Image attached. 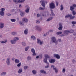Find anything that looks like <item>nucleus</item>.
I'll list each match as a JSON object with an SVG mask.
<instances>
[{"label":"nucleus","mask_w":76,"mask_h":76,"mask_svg":"<svg viewBox=\"0 0 76 76\" xmlns=\"http://www.w3.org/2000/svg\"><path fill=\"white\" fill-rule=\"evenodd\" d=\"M76 7V4H73L72 6H70V10L72 12L73 15L74 16L76 15V12L75 11H74L75 8Z\"/></svg>","instance_id":"obj_1"},{"label":"nucleus","mask_w":76,"mask_h":76,"mask_svg":"<svg viewBox=\"0 0 76 76\" xmlns=\"http://www.w3.org/2000/svg\"><path fill=\"white\" fill-rule=\"evenodd\" d=\"M51 42L52 43H54L56 45L58 44V41L56 40V38L55 37H53L51 38Z\"/></svg>","instance_id":"obj_2"},{"label":"nucleus","mask_w":76,"mask_h":76,"mask_svg":"<svg viewBox=\"0 0 76 76\" xmlns=\"http://www.w3.org/2000/svg\"><path fill=\"white\" fill-rule=\"evenodd\" d=\"M40 3H42L41 5L44 8L45 7V3L47 4V2L44 0H42L40 1Z\"/></svg>","instance_id":"obj_3"},{"label":"nucleus","mask_w":76,"mask_h":76,"mask_svg":"<svg viewBox=\"0 0 76 76\" xmlns=\"http://www.w3.org/2000/svg\"><path fill=\"white\" fill-rule=\"evenodd\" d=\"M26 9L25 10L26 12L27 13H29V10H30V7H29L28 6L26 5Z\"/></svg>","instance_id":"obj_4"},{"label":"nucleus","mask_w":76,"mask_h":76,"mask_svg":"<svg viewBox=\"0 0 76 76\" xmlns=\"http://www.w3.org/2000/svg\"><path fill=\"white\" fill-rule=\"evenodd\" d=\"M50 9H54L55 8V5L53 3H51L50 4Z\"/></svg>","instance_id":"obj_5"},{"label":"nucleus","mask_w":76,"mask_h":76,"mask_svg":"<svg viewBox=\"0 0 76 76\" xmlns=\"http://www.w3.org/2000/svg\"><path fill=\"white\" fill-rule=\"evenodd\" d=\"M36 30H37L39 32H41L42 31V28L40 26H36Z\"/></svg>","instance_id":"obj_6"},{"label":"nucleus","mask_w":76,"mask_h":76,"mask_svg":"<svg viewBox=\"0 0 76 76\" xmlns=\"http://www.w3.org/2000/svg\"><path fill=\"white\" fill-rule=\"evenodd\" d=\"M36 30H37L39 32H41L42 31V28L40 26H36Z\"/></svg>","instance_id":"obj_7"},{"label":"nucleus","mask_w":76,"mask_h":76,"mask_svg":"<svg viewBox=\"0 0 76 76\" xmlns=\"http://www.w3.org/2000/svg\"><path fill=\"white\" fill-rule=\"evenodd\" d=\"M68 33H69L68 30H65L64 31V34L65 36H66V35H69Z\"/></svg>","instance_id":"obj_8"},{"label":"nucleus","mask_w":76,"mask_h":76,"mask_svg":"<svg viewBox=\"0 0 76 76\" xmlns=\"http://www.w3.org/2000/svg\"><path fill=\"white\" fill-rule=\"evenodd\" d=\"M31 51L33 53V56H36L37 55V53H35V50L34 48H32L31 50Z\"/></svg>","instance_id":"obj_9"},{"label":"nucleus","mask_w":76,"mask_h":76,"mask_svg":"<svg viewBox=\"0 0 76 76\" xmlns=\"http://www.w3.org/2000/svg\"><path fill=\"white\" fill-rule=\"evenodd\" d=\"M10 58H8L7 59L6 63L7 65H10Z\"/></svg>","instance_id":"obj_10"},{"label":"nucleus","mask_w":76,"mask_h":76,"mask_svg":"<svg viewBox=\"0 0 76 76\" xmlns=\"http://www.w3.org/2000/svg\"><path fill=\"white\" fill-rule=\"evenodd\" d=\"M54 57L56 58L57 59H60V56L58 54H55L54 55Z\"/></svg>","instance_id":"obj_11"},{"label":"nucleus","mask_w":76,"mask_h":76,"mask_svg":"<svg viewBox=\"0 0 76 76\" xmlns=\"http://www.w3.org/2000/svg\"><path fill=\"white\" fill-rule=\"evenodd\" d=\"M59 27L58 28V29L60 30V31H61L63 29V26L61 23H59Z\"/></svg>","instance_id":"obj_12"},{"label":"nucleus","mask_w":76,"mask_h":76,"mask_svg":"<svg viewBox=\"0 0 76 76\" xmlns=\"http://www.w3.org/2000/svg\"><path fill=\"white\" fill-rule=\"evenodd\" d=\"M22 21H23L24 23H27L28 22V19L26 18H24L22 19Z\"/></svg>","instance_id":"obj_13"},{"label":"nucleus","mask_w":76,"mask_h":76,"mask_svg":"<svg viewBox=\"0 0 76 76\" xmlns=\"http://www.w3.org/2000/svg\"><path fill=\"white\" fill-rule=\"evenodd\" d=\"M53 70L55 71V73H58V69L56 68L55 66H53Z\"/></svg>","instance_id":"obj_14"},{"label":"nucleus","mask_w":76,"mask_h":76,"mask_svg":"<svg viewBox=\"0 0 76 76\" xmlns=\"http://www.w3.org/2000/svg\"><path fill=\"white\" fill-rule=\"evenodd\" d=\"M40 72L43 74H47V72L45 70L42 69L40 71Z\"/></svg>","instance_id":"obj_15"},{"label":"nucleus","mask_w":76,"mask_h":76,"mask_svg":"<svg viewBox=\"0 0 76 76\" xmlns=\"http://www.w3.org/2000/svg\"><path fill=\"white\" fill-rule=\"evenodd\" d=\"M49 62H50V63H53L56 62V60L53 59H51L49 60Z\"/></svg>","instance_id":"obj_16"},{"label":"nucleus","mask_w":76,"mask_h":76,"mask_svg":"<svg viewBox=\"0 0 76 76\" xmlns=\"http://www.w3.org/2000/svg\"><path fill=\"white\" fill-rule=\"evenodd\" d=\"M37 42L38 44H39L40 45H42V42L40 40H39V39H37Z\"/></svg>","instance_id":"obj_17"},{"label":"nucleus","mask_w":76,"mask_h":76,"mask_svg":"<svg viewBox=\"0 0 76 76\" xmlns=\"http://www.w3.org/2000/svg\"><path fill=\"white\" fill-rule=\"evenodd\" d=\"M14 2H15L16 4H17L18 3H21L20 0H12Z\"/></svg>","instance_id":"obj_18"},{"label":"nucleus","mask_w":76,"mask_h":76,"mask_svg":"<svg viewBox=\"0 0 76 76\" xmlns=\"http://www.w3.org/2000/svg\"><path fill=\"white\" fill-rule=\"evenodd\" d=\"M4 27V23H0V29H2Z\"/></svg>","instance_id":"obj_19"},{"label":"nucleus","mask_w":76,"mask_h":76,"mask_svg":"<svg viewBox=\"0 0 76 76\" xmlns=\"http://www.w3.org/2000/svg\"><path fill=\"white\" fill-rule=\"evenodd\" d=\"M31 39H32L34 40V41H35V40H36V37L34 35L32 36L31 37Z\"/></svg>","instance_id":"obj_20"},{"label":"nucleus","mask_w":76,"mask_h":76,"mask_svg":"<svg viewBox=\"0 0 76 76\" xmlns=\"http://www.w3.org/2000/svg\"><path fill=\"white\" fill-rule=\"evenodd\" d=\"M11 44H16V42L14 40H11L10 41Z\"/></svg>","instance_id":"obj_21"},{"label":"nucleus","mask_w":76,"mask_h":76,"mask_svg":"<svg viewBox=\"0 0 76 76\" xmlns=\"http://www.w3.org/2000/svg\"><path fill=\"white\" fill-rule=\"evenodd\" d=\"M25 12H21L20 15L21 16H22V17H23L25 16Z\"/></svg>","instance_id":"obj_22"},{"label":"nucleus","mask_w":76,"mask_h":76,"mask_svg":"<svg viewBox=\"0 0 76 76\" xmlns=\"http://www.w3.org/2000/svg\"><path fill=\"white\" fill-rule=\"evenodd\" d=\"M0 15L2 16H3L4 15V12L3 11H1L0 12Z\"/></svg>","instance_id":"obj_23"},{"label":"nucleus","mask_w":76,"mask_h":76,"mask_svg":"<svg viewBox=\"0 0 76 76\" xmlns=\"http://www.w3.org/2000/svg\"><path fill=\"white\" fill-rule=\"evenodd\" d=\"M53 19V17H50L46 21L48 22H49V21H50V20H52V19Z\"/></svg>","instance_id":"obj_24"},{"label":"nucleus","mask_w":76,"mask_h":76,"mask_svg":"<svg viewBox=\"0 0 76 76\" xmlns=\"http://www.w3.org/2000/svg\"><path fill=\"white\" fill-rule=\"evenodd\" d=\"M28 29H26L24 31V34L25 35H27V34H28Z\"/></svg>","instance_id":"obj_25"},{"label":"nucleus","mask_w":76,"mask_h":76,"mask_svg":"<svg viewBox=\"0 0 76 76\" xmlns=\"http://www.w3.org/2000/svg\"><path fill=\"white\" fill-rule=\"evenodd\" d=\"M15 63H17V64H18L20 62V61L18 59H15Z\"/></svg>","instance_id":"obj_26"},{"label":"nucleus","mask_w":76,"mask_h":76,"mask_svg":"<svg viewBox=\"0 0 76 76\" xmlns=\"http://www.w3.org/2000/svg\"><path fill=\"white\" fill-rule=\"evenodd\" d=\"M32 73L34 75H35L37 74V72L36 70H33L32 71Z\"/></svg>","instance_id":"obj_27"},{"label":"nucleus","mask_w":76,"mask_h":76,"mask_svg":"<svg viewBox=\"0 0 76 76\" xmlns=\"http://www.w3.org/2000/svg\"><path fill=\"white\" fill-rule=\"evenodd\" d=\"M12 35H13L14 36H15V35H17V32H12Z\"/></svg>","instance_id":"obj_28"},{"label":"nucleus","mask_w":76,"mask_h":76,"mask_svg":"<svg viewBox=\"0 0 76 76\" xmlns=\"http://www.w3.org/2000/svg\"><path fill=\"white\" fill-rule=\"evenodd\" d=\"M24 22H23V21H20V22H19V23L20 24V25H21V26H23V25H24Z\"/></svg>","instance_id":"obj_29"},{"label":"nucleus","mask_w":76,"mask_h":76,"mask_svg":"<svg viewBox=\"0 0 76 76\" xmlns=\"http://www.w3.org/2000/svg\"><path fill=\"white\" fill-rule=\"evenodd\" d=\"M45 58L47 59V58H50V56L47 54H45Z\"/></svg>","instance_id":"obj_30"},{"label":"nucleus","mask_w":76,"mask_h":76,"mask_svg":"<svg viewBox=\"0 0 76 76\" xmlns=\"http://www.w3.org/2000/svg\"><path fill=\"white\" fill-rule=\"evenodd\" d=\"M7 73L6 72H3L1 73V75L2 76V75H6Z\"/></svg>","instance_id":"obj_31"},{"label":"nucleus","mask_w":76,"mask_h":76,"mask_svg":"<svg viewBox=\"0 0 76 76\" xmlns=\"http://www.w3.org/2000/svg\"><path fill=\"white\" fill-rule=\"evenodd\" d=\"M22 72H23L22 69L21 68L19 69L18 72V73L20 74V73H21Z\"/></svg>","instance_id":"obj_32"},{"label":"nucleus","mask_w":76,"mask_h":76,"mask_svg":"<svg viewBox=\"0 0 76 76\" xmlns=\"http://www.w3.org/2000/svg\"><path fill=\"white\" fill-rule=\"evenodd\" d=\"M7 42V40H4V41H0V42L1 43H6Z\"/></svg>","instance_id":"obj_33"},{"label":"nucleus","mask_w":76,"mask_h":76,"mask_svg":"<svg viewBox=\"0 0 76 76\" xmlns=\"http://www.w3.org/2000/svg\"><path fill=\"white\" fill-rule=\"evenodd\" d=\"M50 66H49V63L47 64V66H45V69H47V68H49Z\"/></svg>","instance_id":"obj_34"},{"label":"nucleus","mask_w":76,"mask_h":76,"mask_svg":"<svg viewBox=\"0 0 76 76\" xmlns=\"http://www.w3.org/2000/svg\"><path fill=\"white\" fill-rule=\"evenodd\" d=\"M68 31L69 33H73L74 32V31L73 30H68Z\"/></svg>","instance_id":"obj_35"},{"label":"nucleus","mask_w":76,"mask_h":76,"mask_svg":"<svg viewBox=\"0 0 76 76\" xmlns=\"http://www.w3.org/2000/svg\"><path fill=\"white\" fill-rule=\"evenodd\" d=\"M44 63H46L47 64L48 63V62H47V59H46L45 58L44 59Z\"/></svg>","instance_id":"obj_36"},{"label":"nucleus","mask_w":76,"mask_h":76,"mask_svg":"<svg viewBox=\"0 0 76 76\" xmlns=\"http://www.w3.org/2000/svg\"><path fill=\"white\" fill-rule=\"evenodd\" d=\"M13 40H15V41H18V40H19V38L18 37H15L14 38Z\"/></svg>","instance_id":"obj_37"},{"label":"nucleus","mask_w":76,"mask_h":76,"mask_svg":"<svg viewBox=\"0 0 76 76\" xmlns=\"http://www.w3.org/2000/svg\"><path fill=\"white\" fill-rule=\"evenodd\" d=\"M62 34V32L61 31L57 32L56 33V35H60V34Z\"/></svg>","instance_id":"obj_38"},{"label":"nucleus","mask_w":76,"mask_h":76,"mask_svg":"<svg viewBox=\"0 0 76 76\" xmlns=\"http://www.w3.org/2000/svg\"><path fill=\"white\" fill-rule=\"evenodd\" d=\"M29 48V46H27L25 48V51H27L28 49Z\"/></svg>","instance_id":"obj_39"},{"label":"nucleus","mask_w":76,"mask_h":76,"mask_svg":"<svg viewBox=\"0 0 76 76\" xmlns=\"http://www.w3.org/2000/svg\"><path fill=\"white\" fill-rule=\"evenodd\" d=\"M22 44L24 47H25V46H26V43L25 42H22Z\"/></svg>","instance_id":"obj_40"},{"label":"nucleus","mask_w":76,"mask_h":76,"mask_svg":"<svg viewBox=\"0 0 76 76\" xmlns=\"http://www.w3.org/2000/svg\"><path fill=\"white\" fill-rule=\"evenodd\" d=\"M27 60L28 61H29V60H31V56H28L27 57Z\"/></svg>","instance_id":"obj_41"},{"label":"nucleus","mask_w":76,"mask_h":76,"mask_svg":"<svg viewBox=\"0 0 76 76\" xmlns=\"http://www.w3.org/2000/svg\"><path fill=\"white\" fill-rule=\"evenodd\" d=\"M10 20L12 22H16V19H11Z\"/></svg>","instance_id":"obj_42"},{"label":"nucleus","mask_w":76,"mask_h":76,"mask_svg":"<svg viewBox=\"0 0 76 76\" xmlns=\"http://www.w3.org/2000/svg\"><path fill=\"white\" fill-rule=\"evenodd\" d=\"M64 9V7L63 6V5H61V9H60L61 10H63Z\"/></svg>","instance_id":"obj_43"},{"label":"nucleus","mask_w":76,"mask_h":76,"mask_svg":"<svg viewBox=\"0 0 76 76\" xmlns=\"http://www.w3.org/2000/svg\"><path fill=\"white\" fill-rule=\"evenodd\" d=\"M39 10H44V8H43L42 7H40L39 8Z\"/></svg>","instance_id":"obj_44"},{"label":"nucleus","mask_w":76,"mask_h":76,"mask_svg":"<svg viewBox=\"0 0 76 76\" xmlns=\"http://www.w3.org/2000/svg\"><path fill=\"white\" fill-rule=\"evenodd\" d=\"M29 67L28 66H24V69L25 70H26Z\"/></svg>","instance_id":"obj_45"},{"label":"nucleus","mask_w":76,"mask_h":76,"mask_svg":"<svg viewBox=\"0 0 76 76\" xmlns=\"http://www.w3.org/2000/svg\"><path fill=\"white\" fill-rule=\"evenodd\" d=\"M21 66V63H20L18 64L17 65V66L18 67H20Z\"/></svg>","instance_id":"obj_46"},{"label":"nucleus","mask_w":76,"mask_h":76,"mask_svg":"<svg viewBox=\"0 0 76 76\" xmlns=\"http://www.w3.org/2000/svg\"><path fill=\"white\" fill-rule=\"evenodd\" d=\"M40 23V22L38 20H36V23Z\"/></svg>","instance_id":"obj_47"},{"label":"nucleus","mask_w":76,"mask_h":76,"mask_svg":"<svg viewBox=\"0 0 76 76\" xmlns=\"http://www.w3.org/2000/svg\"><path fill=\"white\" fill-rule=\"evenodd\" d=\"M6 15L7 16H11V14L10 13H7Z\"/></svg>","instance_id":"obj_48"},{"label":"nucleus","mask_w":76,"mask_h":76,"mask_svg":"<svg viewBox=\"0 0 76 76\" xmlns=\"http://www.w3.org/2000/svg\"><path fill=\"white\" fill-rule=\"evenodd\" d=\"M72 23L73 24V25H74V24H76V22L74 21H72Z\"/></svg>","instance_id":"obj_49"},{"label":"nucleus","mask_w":76,"mask_h":76,"mask_svg":"<svg viewBox=\"0 0 76 76\" xmlns=\"http://www.w3.org/2000/svg\"><path fill=\"white\" fill-rule=\"evenodd\" d=\"M56 6H58V2L56 1Z\"/></svg>","instance_id":"obj_50"},{"label":"nucleus","mask_w":76,"mask_h":76,"mask_svg":"<svg viewBox=\"0 0 76 76\" xmlns=\"http://www.w3.org/2000/svg\"><path fill=\"white\" fill-rule=\"evenodd\" d=\"M51 15L53 16H55V14H54V13H53V12H52L51 13Z\"/></svg>","instance_id":"obj_51"},{"label":"nucleus","mask_w":76,"mask_h":76,"mask_svg":"<svg viewBox=\"0 0 76 76\" xmlns=\"http://www.w3.org/2000/svg\"><path fill=\"white\" fill-rule=\"evenodd\" d=\"M75 16H72L71 17L70 19H75Z\"/></svg>","instance_id":"obj_52"},{"label":"nucleus","mask_w":76,"mask_h":76,"mask_svg":"<svg viewBox=\"0 0 76 76\" xmlns=\"http://www.w3.org/2000/svg\"><path fill=\"white\" fill-rule=\"evenodd\" d=\"M68 16H69V18H71L72 16V14H70V15L68 14Z\"/></svg>","instance_id":"obj_53"},{"label":"nucleus","mask_w":76,"mask_h":76,"mask_svg":"<svg viewBox=\"0 0 76 76\" xmlns=\"http://www.w3.org/2000/svg\"><path fill=\"white\" fill-rule=\"evenodd\" d=\"M65 72H66V69H63L62 70L63 73H64Z\"/></svg>","instance_id":"obj_54"},{"label":"nucleus","mask_w":76,"mask_h":76,"mask_svg":"<svg viewBox=\"0 0 76 76\" xmlns=\"http://www.w3.org/2000/svg\"><path fill=\"white\" fill-rule=\"evenodd\" d=\"M5 10V9L3 8H2L1 9V11H4Z\"/></svg>","instance_id":"obj_55"},{"label":"nucleus","mask_w":76,"mask_h":76,"mask_svg":"<svg viewBox=\"0 0 76 76\" xmlns=\"http://www.w3.org/2000/svg\"><path fill=\"white\" fill-rule=\"evenodd\" d=\"M64 36H65L64 34H61V35H60V36L61 37H64Z\"/></svg>","instance_id":"obj_56"},{"label":"nucleus","mask_w":76,"mask_h":76,"mask_svg":"<svg viewBox=\"0 0 76 76\" xmlns=\"http://www.w3.org/2000/svg\"><path fill=\"white\" fill-rule=\"evenodd\" d=\"M65 18H69V15H66L65 16Z\"/></svg>","instance_id":"obj_57"},{"label":"nucleus","mask_w":76,"mask_h":76,"mask_svg":"<svg viewBox=\"0 0 76 76\" xmlns=\"http://www.w3.org/2000/svg\"><path fill=\"white\" fill-rule=\"evenodd\" d=\"M25 1V0H21V1H20L21 3H23V2H24V1Z\"/></svg>","instance_id":"obj_58"},{"label":"nucleus","mask_w":76,"mask_h":76,"mask_svg":"<svg viewBox=\"0 0 76 76\" xmlns=\"http://www.w3.org/2000/svg\"><path fill=\"white\" fill-rule=\"evenodd\" d=\"M40 16V15H39V14H38L37 15V18H39Z\"/></svg>","instance_id":"obj_59"},{"label":"nucleus","mask_w":76,"mask_h":76,"mask_svg":"<svg viewBox=\"0 0 76 76\" xmlns=\"http://www.w3.org/2000/svg\"><path fill=\"white\" fill-rule=\"evenodd\" d=\"M58 41L59 42H61V39H58Z\"/></svg>","instance_id":"obj_60"},{"label":"nucleus","mask_w":76,"mask_h":76,"mask_svg":"<svg viewBox=\"0 0 76 76\" xmlns=\"http://www.w3.org/2000/svg\"><path fill=\"white\" fill-rule=\"evenodd\" d=\"M22 7V5H21V4H20L19 5V7H20V8H21V7Z\"/></svg>","instance_id":"obj_61"},{"label":"nucleus","mask_w":76,"mask_h":76,"mask_svg":"<svg viewBox=\"0 0 76 76\" xmlns=\"http://www.w3.org/2000/svg\"><path fill=\"white\" fill-rule=\"evenodd\" d=\"M72 63H74V62H75V59H73L72 61Z\"/></svg>","instance_id":"obj_62"},{"label":"nucleus","mask_w":76,"mask_h":76,"mask_svg":"<svg viewBox=\"0 0 76 76\" xmlns=\"http://www.w3.org/2000/svg\"><path fill=\"white\" fill-rule=\"evenodd\" d=\"M18 12H21V10L19 9L18 10Z\"/></svg>","instance_id":"obj_63"},{"label":"nucleus","mask_w":76,"mask_h":76,"mask_svg":"<svg viewBox=\"0 0 76 76\" xmlns=\"http://www.w3.org/2000/svg\"><path fill=\"white\" fill-rule=\"evenodd\" d=\"M73 35L75 36V35H76V32H74V34H73Z\"/></svg>","instance_id":"obj_64"}]
</instances>
